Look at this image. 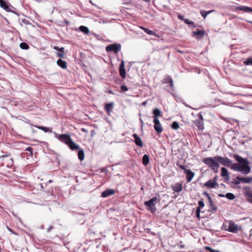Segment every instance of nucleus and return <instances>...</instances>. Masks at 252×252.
<instances>
[{
  "label": "nucleus",
  "instance_id": "f257e3e1",
  "mask_svg": "<svg viewBox=\"0 0 252 252\" xmlns=\"http://www.w3.org/2000/svg\"><path fill=\"white\" fill-rule=\"evenodd\" d=\"M233 157L235 160L239 163V164L232 163L230 166V168L233 170L241 172L244 174H249L251 171V167L249 165V161L238 155H234Z\"/></svg>",
  "mask_w": 252,
  "mask_h": 252
},
{
  "label": "nucleus",
  "instance_id": "f03ea898",
  "mask_svg": "<svg viewBox=\"0 0 252 252\" xmlns=\"http://www.w3.org/2000/svg\"><path fill=\"white\" fill-rule=\"evenodd\" d=\"M202 161L210 167L216 173L218 172L220 164L217 158L215 157L212 158H206L203 159Z\"/></svg>",
  "mask_w": 252,
  "mask_h": 252
},
{
  "label": "nucleus",
  "instance_id": "7ed1b4c3",
  "mask_svg": "<svg viewBox=\"0 0 252 252\" xmlns=\"http://www.w3.org/2000/svg\"><path fill=\"white\" fill-rule=\"evenodd\" d=\"M158 200V198L155 196L144 202V205L147 207V209L152 213H154L157 211L155 205L157 204V201Z\"/></svg>",
  "mask_w": 252,
  "mask_h": 252
},
{
  "label": "nucleus",
  "instance_id": "20e7f679",
  "mask_svg": "<svg viewBox=\"0 0 252 252\" xmlns=\"http://www.w3.org/2000/svg\"><path fill=\"white\" fill-rule=\"evenodd\" d=\"M55 137L61 142L65 143L67 145L68 143L71 140V138L69 134H62L61 135L58 134L56 132H54Z\"/></svg>",
  "mask_w": 252,
  "mask_h": 252
},
{
  "label": "nucleus",
  "instance_id": "39448f33",
  "mask_svg": "<svg viewBox=\"0 0 252 252\" xmlns=\"http://www.w3.org/2000/svg\"><path fill=\"white\" fill-rule=\"evenodd\" d=\"M215 158L217 159V160L220 162V163L225 166L230 167L232 164V161L228 158H224L220 156H215Z\"/></svg>",
  "mask_w": 252,
  "mask_h": 252
},
{
  "label": "nucleus",
  "instance_id": "423d86ee",
  "mask_svg": "<svg viewBox=\"0 0 252 252\" xmlns=\"http://www.w3.org/2000/svg\"><path fill=\"white\" fill-rule=\"evenodd\" d=\"M121 45L119 44H112L106 46V51L108 52H113L117 54L121 50Z\"/></svg>",
  "mask_w": 252,
  "mask_h": 252
},
{
  "label": "nucleus",
  "instance_id": "0eeeda50",
  "mask_svg": "<svg viewBox=\"0 0 252 252\" xmlns=\"http://www.w3.org/2000/svg\"><path fill=\"white\" fill-rule=\"evenodd\" d=\"M243 194L246 197V200L250 203H252V192L251 191V188L248 186L243 188Z\"/></svg>",
  "mask_w": 252,
  "mask_h": 252
},
{
  "label": "nucleus",
  "instance_id": "6e6552de",
  "mask_svg": "<svg viewBox=\"0 0 252 252\" xmlns=\"http://www.w3.org/2000/svg\"><path fill=\"white\" fill-rule=\"evenodd\" d=\"M239 230V226L233 221L230 220L228 222V227L226 230L232 233H236Z\"/></svg>",
  "mask_w": 252,
  "mask_h": 252
},
{
  "label": "nucleus",
  "instance_id": "1a4fd4ad",
  "mask_svg": "<svg viewBox=\"0 0 252 252\" xmlns=\"http://www.w3.org/2000/svg\"><path fill=\"white\" fill-rule=\"evenodd\" d=\"M199 119L194 122V124L196 126L199 130L204 129L203 118L201 113L198 114Z\"/></svg>",
  "mask_w": 252,
  "mask_h": 252
},
{
  "label": "nucleus",
  "instance_id": "9d476101",
  "mask_svg": "<svg viewBox=\"0 0 252 252\" xmlns=\"http://www.w3.org/2000/svg\"><path fill=\"white\" fill-rule=\"evenodd\" d=\"M162 83L163 84H169V86L171 89V91H174V87L173 84V81L171 77L167 75L165 76V77L163 79L162 81Z\"/></svg>",
  "mask_w": 252,
  "mask_h": 252
},
{
  "label": "nucleus",
  "instance_id": "9b49d317",
  "mask_svg": "<svg viewBox=\"0 0 252 252\" xmlns=\"http://www.w3.org/2000/svg\"><path fill=\"white\" fill-rule=\"evenodd\" d=\"M0 6L7 12L14 13L12 10L14 7H12L10 4L7 3L6 1L4 0L2 1V2L0 3Z\"/></svg>",
  "mask_w": 252,
  "mask_h": 252
},
{
  "label": "nucleus",
  "instance_id": "f8f14e48",
  "mask_svg": "<svg viewBox=\"0 0 252 252\" xmlns=\"http://www.w3.org/2000/svg\"><path fill=\"white\" fill-rule=\"evenodd\" d=\"M154 128L158 133H161L163 128L158 119H154Z\"/></svg>",
  "mask_w": 252,
  "mask_h": 252
},
{
  "label": "nucleus",
  "instance_id": "ddd939ff",
  "mask_svg": "<svg viewBox=\"0 0 252 252\" xmlns=\"http://www.w3.org/2000/svg\"><path fill=\"white\" fill-rule=\"evenodd\" d=\"M204 186L209 188V189H214L216 187V186L218 187L219 185L217 182H215V181H213L212 179L207 181L204 185Z\"/></svg>",
  "mask_w": 252,
  "mask_h": 252
},
{
  "label": "nucleus",
  "instance_id": "4468645a",
  "mask_svg": "<svg viewBox=\"0 0 252 252\" xmlns=\"http://www.w3.org/2000/svg\"><path fill=\"white\" fill-rule=\"evenodd\" d=\"M115 193V190L114 189H109L103 191L101 195V196L103 198L108 197L110 195H113Z\"/></svg>",
  "mask_w": 252,
  "mask_h": 252
},
{
  "label": "nucleus",
  "instance_id": "2eb2a0df",
  "mask_svg": "<svg viewBox=\"0 0 252 252\" xmlns=\"http://www.w3.org/2000/svg\"><path fill=\"white\" fill-rule=\"evenodd\" d=\"M205 33V31L197 30L196 31L192 32V36L199 39H201L204 35Z\"/></svg>",
  "mask_w": 252,
  "mask_h": 252
},
{
  "label": "nucleus",
  "instance_id": "dca6fc26",
  "mask_svg": "<svg viewBox=\"0 0 252 252\" xmlns=\"http://www.w3.org/2000/svg\"><path fill=\"white\" fill-rule=\"evenodd\" d=\"M119 72L120 76L123 78H125L126 76V71L125 68V62L124 61H122L119 67Z\"/></svg>",
  "mask_w": 252,
  "mask_h": 252
},
{
  "label": "nucleus",
  "instance_id": "f3484780",
  "mask_svg": "<svg viewBox=\"0 0 252 252\" xmlns=\"http://www.w3.org/2000/svg\"><path fill=\"white\" fill-rule=\"evenodd\" d=\"M132 136L134 139V141L135 144L140 147H142L143 146V143L140 137L135 133L133 134Z\"/></svg>",
  "mask_w": 252,
  "mask_h": 252
},
{
  "label": "nucleus",
  "instance_id": "a211bd4d",
  "mask_svg": "<svg viewBox=\"0 0 252 252\" xmlns=\"http://www.w3.org/2000/svg\"><path fill=\"white\" fill-rule=\"evenodd\" d=\"M187 175V180L188 182H190L194 176V173L190 169L185 170L184 172Z\"/></svg>",
  "mask_w": 252,
  "mask_h": 252
},
{
  "label": "nucleus",
  "instance_id": "6ab92c4d",
  "mask_svg": "<svg viewBox=\"0 0 252 252\" xmlns=\"http://www.w3.org/2000/svg\"><path fill=\"white\" fill-rule=\"evenodd\" d=\"M236 179L246 184H249L252 182V177H241L237 176L236 177Z\"/></svg>",
  "mask_w": 252,
  "mask_h": 252
},
{
  "label": "nucleus",
  "instance_id": "aec40b11",
  "mask_svg": "<svg viewBox=\"0 0 252 252\" xmlns=\"http://www.w3.org/2000/svg\"><path fill=\"white\" fill-rule=\"evenodd\" d=\"M67 146L71 150H77L80 149L79 146L73 142L72 139L68 143Z\"/></svg>",
  "mask_w": 252,
  "mask_h": 252
},
{
  "label": "nucleus",
  "instance_id": "412c9836",
  "mask_svg": "<svg viewBox=\"0 0 252 252\" xmlns=\"http://www.w3.org/2000/svg\"><path fill=\"white\" fill-rule=\"evenodd\" d=\"M114 106V103L113 102H110L108 103H106L105 105V110L107 112V113L108 115H110V113L112 111V109L113 108Z\"/></svg>",
  "mask_w": 252,
  "mask_h": 252
},
{
  "label": "nucleus",
  "instance_id": "4be33fe9",
  "mask_svg": "<svg viewBox=\"0 0 252 252\" xmlns=\"http://www.w3.org/2000/svg\"><path fill=\"white\" fill-rule=\"evenodd\" d=\"M172 190L176 192H179L183 189V186L181 183H176L172 187Z\"/></svg>",
  "mask_w": 252,
  "mask_h": 252
},
{
  "label": "nucleus",
  "instance_id": "5701e85b",
  "mask_svg": "<svg viewBox=\"0 0 252 252\" xmlns=\"http://www.w3.org/2000/svg\"><path fill=\"white\" fill-rule=\"evenodd\" d=\"M13 163H14V162H13V159L10 158L7 159L6 161L1 163L0 165L1 166H6L7 167L9 168L13 165Z\"/></svg>",
  "mask_w": 252,
  "mask_h": 252
},
{
  "label": "nucleus",
  "instance_id": "b1692460",
  "mask_svg": "<svg viewBox=\"0 0 252 252\" xmlns=\"http://www.w3.org/2000/svg\"><path fill=\"white\" fill-rule=\"evenodd\" d=\"M236 9L238 10H240V11H244L245 12H252V8L250 7L246 6H237L236 7Z\"/></svg>",
  "mask_w": 252,
  "mask_h": 252
},
{
  "label": "nucleus",
  "instance_id": "393cba45",
  "mask_svg": "<svg viewBox=\"0 0 252 252\" xmlns=\"http://www.w3.org/2000/svg\"><path fill=\"white\" fill-rule=\"evenodd\" d=\"M221 176L223 177H224L226 181H228L229 179V176L228 171L224 167H222L221 168Z\"/></svg>",
  "mask_w": 252,
  "mask_h": 252
},
{
  "label": "nucleus",
  "instance_id": "a878e982",
  "mask_svg": "<svg viewBox=\"0 0 252 252\" xmlns=\"http://www.w3.org/2000/svg\"><path fill=\"white\" fill-rule=\"evenodd\" d=\"M57 64L63 69H66L67 67L66 62L62 59H59L57 62Z\"/></svg>",
  "mask_w": 252,
  "mask_h": 252
},
{
  "label": "nucleus",
  "instance_id": "bb28decb",
  "mask_svg": "<svg viewBox=\"0 0 252 252\" xmlns=\"http://www.w3.org/2000/svg\"><path fill=\"white\" fill-rule=\"evenodd\" d=\"M153 113L154 114V118L158 119V117L161 116V112L160 109L155 108L153 110Z\"/></svg>",
  "mask_w": 252,
  "mask_h": 252
},
{
  "label": "nucleus",
  "instance_id": "cd10ccee",
  "mask_svg": "<svg viewBox=\"0 0 252 252\" xmlns=\"http://www.w3.org/2000/svg\"><path fill=\"white\" fill-rule=\"evenodd\" d=\"M149 157L147 155H144L142 158V163L144 165L146 166L149 163Z\"/></svg>",
  "mask_w": 252,
  "mask_h": 252
},
{
  "label": "nucleus",
  "instance_id": "c85d7f7f",
  "mask_svg": "<svg viewBox=\"0 0 252 252\" xmlns=\"http://www.w3.org/2000/svg\"><path fill=\"white\" fill-rule=\"evenodd\" d=\"M208 201L209 202L211 209L212 210V211L213 212H216L217 210V207L216 205L214 203V201L212 198H210V199H208Z\"/></svg>",
  "mask_w": 252,
  "mask_h": 252
},
{
  "label": "nucleus",
  "instance_id": "c756f323",
  "mask_svg": "<svg viewBox=\"0 0 252 252\" xmlns=\"http://www.w3.org/2000/svg\"><path fill=\"white\" fill-rule=\"evenodd\" d=\"M78 157L80 161H83L84 159V152L82 149H79L78 152Z\"/></svg>",
  "mask_w": 252,
  "mask_h": 252
},
{
  "label": "nucleus",
  "instance_id": "7c9ffc66",
  "mask_svg": "<svg viewBox=\"0 0 252 252\" xmlns=\"http://www.w3.org/2000/svg\"><path fill=\"white\" fill-rule=\"evenodd\" d=\"M36 127H37L38 129H41L43 130L45 132H52V129L47 127L45 126H36Z\"/></svg>",
  "mask_w": 252,
  "mask_h": 252
},
{
  "label": "nucleus",
  "instance_id": "2f4dec72",
  "mask_svg": "<svg viewBox=\"0 0 252 252\" xmlns=\"http://www.w3.org/2000/svg\"><path fill=\"white\" fill-rule=\"evenodd\" d=\"M141 28L146 33H147L149 35H155L156 34L155 33L151 31V30H150L149 29H147V28H144V27H141Z\"/></svg>",
  "mask_w": 252,
  "mask_h": 252
},
{
  "label": "nucleus",
  "instance_id": "473e14b6",
  "mask_svg": "<svg viewBox=\"0 0 252 252\" xmlns=\"http://www.w3.org/2000/svg\"><path fill=\"white\" fill-rule=\"evenodd\" d=\"M80 30L82 32H84L85 34H87L89 32V29L86 26H81L80 27Z\"/></svg>",
  "mask_w": 252,
  "mask_h": 252
},
{
  "label": "nucleus",
  "instance_id": "72a5a7b5",
  "mask_svg": "<svg viewBox=\"0 0 252 252\" xmlns=\"http://www.w3.org/2000/svg\"><path fill=\"white\" fill-rule=\"evenodd\" d=\"M20 47L21 49L24 50H27L29 48L28 44L25 42H22L20 44Z\"/></svg>",
  "mask_w": 252,
  "mask_h": 252
},
{
  "label": "nucleus",
  "instance_id": "f704fd0d",
  "mask_svg": "<svg viewBox=\"0 0 252 252\" xmlns=\"http://www.w3.org/2000/svg\"><path fill=\"white\" fill-rule=\"evenodd\" d=\"M225 197L230 200H233L235 198V195L232 193H227L225 194Z\"/></svg>",
  "mask_w": 252,
  "mask_h": 252
},
{
  "label": "nucleus",
  "instance_id": "c9c22d12",
  "mask_svg": "<svg viewBox=\"0 0 252 252\" xmlns=\"http://www.w3.org/2000/svg\"><path fill=\"white\" fill-rule=\"evenodd\" d=\"M171 127L174 129H177L179 128V125L178 122H174L172 123Z\"/></svg>",
  "mask_w": 252,
  "mask_h": 252
},
{
  "label": "nucleus",
  "instance_id": "e433bc0d",
  "mask_svg": "<svg viewBox=\"0 0 252 252\" xmlns=\"http://www.w3.org/2000/svg\"><path fill=\"white\" fill-rule=\"evenodd\" d=\"M244 63L247 65H252V58H248L246 61L244 62Z\"/></svg>",
  "mask_w": 252,
  "mask_h": 252
},
{
  "label": "nucleus",
  "instance_id": "4c0bfd02",
  "mask_svg": "<svg viewBox=\"0 0 252 252\" xmlns=\"http://www.w3.org/2000/svg\"><path fill=\"white\" fill-rule=\"evenodd\" d=\"M205 250L208 251L209 252H220L219 250H215L212 248L208 246L205 247Z\"/></svg>",
  "mask_w": 252,
  "mask_h": 252
},
{
  "label": "nucleus",
  "instance_id": "58836bf2",
  "mask_svg": "<svg viewBox=\"0 0 252 252\" xmlns=\"http://www.w3.org/2000/svg\"><path fill=\"white\" fill-rule=\"evenodd\" d=\"M184 21L185 23L188 25H194V22L192 21H190L188 19H185L184 20Z\"/></svg>",
  "mask_w": 252,
  "mask_h": 252
},
{
  "label": "nucleus",
  "instance_id": "ea45409f",
  "mask_svg": "<svg viewBox=\"0 0 252 252\" xmlns=\"http://www.w3.org/2000/svg\"><path fill=\"white\" fill-rule=\"evenodd\" d=\"M177 166H178L181 169L184 170V171H185V170H187V169L186 168L185 166H184L183 165H182L180 163V162H177Z\"/></svg>",
  "mask_w": 252,
  "mask_h": 252
},
{
  "label": "nucleus",
  "instance_id": "a19ab883",
  "mask_svg": "<svg viewBox=\"0 0 252 252\" xmlns=\"http://www.w3.org/2000/svg\"><path fill=\"white\" fill-rule=\"evenodd\" d=\"M121 91L123 92H125L128 90V88L125 85H122L121 86Z\"/></svg>",
  "mask_w": 252,
  "mask_h": 252
},
{
  "label": "nucleus",
  "instance_id": "79ce46f5",
  "mask_svg": "<svg viewBox=\"0 0 252 252\" xmlns=\"http://www.w3.org/2000/svg\"><path fill=\"white\" fill-rule=\"evenodd\" d=\"M25 151H28L30 152L29 156H32V148L29 147L27 148L25 150Z\"/></svg>",
  "mask_w": 252,
  "mask_h": 252
},
{
  "label": "nucleus",
  "instance_id": "37998d69",
  "mask_svg": "<svg viewBox=\"0 0 252 252\" xmlns=\"http://www.w3.org/2000/svg\"><path fill=\"white\" fill-rule=\"evenodd\" d=\"M200 14L204 18H205L207 16V13H206L205 10H201L200 11Z\"/></svg>",
  "mask_w": 252,
  "mask_h": 252
},
{
  "label": "nucleus",
  "instance_id": "c03bdc74",
  "mask_svg": "<svg viewBox=\"0 0 252 252\" xmlns=\"http://www.w3.org/2000/svg\"><path fill=\"white\" fill-rule=\"evenodd\" d=\"M199 206L198 207L199 208H203L204 206V203L202 200H200L198 202Z\"/></svg>",
  "mask_w": 252,
  "mask_h": 252
},
{
  "label": "nucleus",
  "instance_id": "a18cd8bd",
  "mask_svg": "<svg viewBox=\"0 0 252 252\" xmlns=\"http://www.w3.org/2000/svg\"><path fill=\"white\" fill-rule=\"evenodd\" d=\"M57 56L59 57L63 58L64 56V52H58L56 53Z\"/></svg>",
  "mask_w": 252,
  "mask_h": 252
},
{
  "label": "nucleus",
  "instance_id": "49530a36",
  "mask_svg": "<svg viewBox=\"0 0 252 252\" xmlns=\"http://www.w3.org/2000/svg\"><path fill=\"white\" fill-rule=\"evenodd\" d=\"M203 194L207 197L208 200L211 198V197L207 192L204 191L203 192Z\"/></svg>",
  "mask_w": 252,
  "mask_h": 252
},
{
  "label": "nucleus",
  "instance_id": "de8ad7c7",
  "mask_svg": "<svg viewBox=\"0 0 252 252\" xmlns=\"http://www.w3.org/2000/svg\"><path fill=\"white\" fill-rule=\"evenodd\" d=\"M218 179V176H215V177L213 178V179H212V180L213 181H215V182H217Z\"/></svg>",
  "mask_w": 252,
  "mask_h": 252
},
{
  "label": "nucleus",
  "instance_id": "09e8293b",
  "mask_svg": "<svg viewBox=\"0 0 252 252\" xmlns=\"http://www.w3.org/2000/svg\"><path fill=\"white\" fill-rule=\"evenodd\" d=\"M200 208L197 207L196 210V214L200 213Z\"/></svg>",
  "mask_w": 252,
  "mask_h": 252
},
{
  "label": "nucleus",
  "instance_id": "8fccbe9b",
  "mask_svg": "<svg viewBox=\"0 0 252 252\" xmlns=\"http://www.w3.org/2000/svg\"><path fill=\"white\" fill-rule=\"evenodd\" d=\"M52 229H53V226H50L48 229H47V232H49Z\"/></svg>",
  "mask_w": 252,
  "mask_h": 252
},
{
  "label": "nucleus",
  "instance_id": "3c124183",
  "mask_svg": "<svg viewBox=\"0 0 252 252\" xmlns=\"http://www.w3.org/2000/svg\"><path fill=\"white\" fill-rule=\"evenodd\" d=\"M240 181L238 180V181H235L233 182V184L236 185H239L240 184Z\"/></svg>",
  "mask_w": 252,
  "mask_h": 252
},
{
  "label": "nucleus",
  "instance_id": "603ef678",
  "mask_svg": "<svg viewBox=\"0 0 252 252\" xmlns=\"http://www.w3.org/2000/svg\"><path fill=\"white\" fill-rule=\"evenodd\" d=\"M60 48H60L59 47H58V46H54V49H55L56 51H59Z\"/></svg>",
  "mask_w": 252,
  "mask_h": 252
},
{
  "label": "nucleus",
  "instance_id": "864d4df0",
  "mask_svg": "<svg viewBox=\"0 0 252 252\" xmlns=\"http://www.w3.org/2000/svg\"><path fill=\"white\" fill-rule=\"evenodd\" d=\"M64 48L63 47H61L60 49V50L59 51L61 52H64Z\"/></svg>",
  "mask_w": 252,
  "mask_h": 252
},
{
  "label": "nucleus",
  "instance_id": "5fc2aeb1",
  "mask_svg": "<svg viewBox=\"0 0 252 252\" xmlns=\"http://www.w3.org/2000/svg\"><path fill=\"white\" fill-rule=\"evenodd\" d=\"M7 157H8V155H2V156H0V158H3Z\"/></svg>",
  "mask_w": 252,
  "mask_h": 252
},
{
  "label": "nucleus",
  "instance_id": "6e6d98bb",
  "mask_svg": "<svg viewBox=\"0 0 252 252\" xmlns=\"http://www.w3.org/2000/svg\"><path fill=\"white\" fill-rule=\"evenodd\" d=\"M183 17L182 16H181V15H178V18H179L180 19H181V20H184V19H183Z\"/></svg>",
  "mask_w": 252,
  "mask_h": 252
},
{
  "label": "nucleus",
  "instance_id": "4d7b16f0",
  "mask_svg": "<svg viewBox=\"0 0 252 252\" xmlns=\"http://www.w3.org/2000/svg\"><path fill=\"white\" fill-rule=\"evenodd\" d=\"M219 196H220V197H225V195H223V194H219Z\"/></svg>",
  "mask_w": 252,
  "mask_h": 252
},
{
  "label": "nucleus",
  "instance_id": "13d9d810",
  "mask_svg": "<svg viewBox=\"0 0 252 252\" xmlns=\"http://www.w3.org/2000/svg\"><path fill=\"white\" fill-rule=\"evenodd\" d=\"M213 11L212 10H210V11H206V13H207V15L211 13Z\"/></svg>",
  "mask_w": 252,
  "mask_h": 252
},
{
  "label": "nucleus",
  "instance_id": "bf43d9fd",
  "mask_svg": "<svg viewBox=\"0 0 252 252\" xmlns=\"http://www.w3.org/2000/svg\"><path fill=\"white\" fill-rule=\"evenodd\" d=\"M196 217L198 218H200V213L196 214Z\"/></svg>",
  "mask_w": 252,
  "mask_h": 252
},
{
  "label": "nucleus",
  "instance_id": "052dcab7",
  "mask_svg": "<svg viewBox=\"0 0 252 252\" xmlns=\"http://www.w3.org/2000/svg\"><path fill=\"white\" fill-rule=\"evenodd\" d=\"M7 228H8V230H9V231H10V232H12V233H14V234H15V233H14V232L12 231V230L10 228H8V227H7Z\"/></svg>",
  "mask_w": 252,
  "mask_h": 252
},
{
  "label": "nucleus",
  "instance_id": "680f3d73",
  "mask_svg": "<svg viewBox=\"0 0 252 252\" xmlns=\"http://www.w3.org/2000/svg\"><path fill=\"white\" fill-rule=\"evenodd\" d=\"M82 131H86V130L85 129V128H82Z\"/></svg>",
  "mask_w": 252,
  "mask_h": 252
},
{
  "label": "nucleus",
  "instance_id": "e2e57ef3",
  "mask_svg": "<svg viewBox=\"0 0 252 252\" xmlns=\"http://www.w3.org/2000/svg\"><path fill=\"white\" fill-rule=\"evenodd\" d=\"M248 22L252 24V21H248Z\"/></svg>",
  "mask_w": 252,
  "mask_h": 252
},
{
  "label": "nucleus",
  "instance_id": "0e129e2a",
  "mask_svg": "<svg viewBox=\"0 0 252 252\" xmlns=\"http://www.w3.org/2000/svg\"><path fill=\"white\" fill-rule=\"evenodd\" d=\"M3 0H0V3H1V2H2Z\"/></svg>",
  "mask_w": 252,
  "mask_h": 252
},
{
  "label": "nucleus",
  "instance_id": "69168bd1",
  "mask_svg": "<svg viewBox=\"0 0 252 252\" xmlns=\"http://www.w3.org/2000/svg\"><path fill=\"white\" fill-rule=\"evenodd\" d=\"M145 104H146V102H143V105H145Z\"/></svg>",
  "mask_w": 252,
  "mask_h": 252
},
{
  "label": "nucleus",
  "instance_id": "338daca9",
  "mask_svg": "<svg viewBox=\"0 0 252 252\" xmlns=\"http://www.w3.org/2000/svg\"><path fill=\"white\" fill-rule=\"evenodd\" d=\"M181 248H184V246L181 245Z\"/></svg>",
  "mask_w": 252,
  "mask_h": 252
},
{
  "label": "nucleus",
  "instance_id": "774afa93",
  "mask_svg": "<svg viewBox=\"0 0 252 252\" xmlns=\"http://www.w3.org/2000/svg\"><path fill=\"white\" fill-rule=\"evenodd\" d=\"M251 191L252 192V189L251 188Z\"/></svg>",
  "mask_w": 252,
  "mask_h": 252
}]
</instances>
